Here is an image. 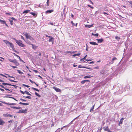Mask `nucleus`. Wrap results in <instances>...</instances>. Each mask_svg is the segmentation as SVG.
Returning <instances> with one entry per match:
<instances>
[{
	"label": "nucleus",
	"mask_w": 132,
	"mask_h": 132,
	"mask_svg": "<svg viewBox=\"0 0 132 132\" xmlns=\"http://www.w3.org/2000/svg\"><path fill=\"white\" fill-rule=\"evenodd\" d=\"M14 39L15 40L16 43L20 46L24 47H25V45L22 43V41L20 40H17L15 39L14 38Z\"/></svg>",
	"instance_id": "obj_1"
},
{
	"label": "nucleus",
	"mask_w": 132,
	"mask_h": 132,
	"mask_svg": "<svg viewBox=\"0 0 132 132\" xmlns=\"http://www.w3.org/2000/svg\"><path fill=\"white\" fill-rule=\"evenodd\" d=\"M27 110L28 109H26L24 110L23 109L20 110H19L18 112L19 113H27Z\"/></svg>",
	"instance_id": "obj_2"
},
{
	"label": "nucleus",
	"mask_w": 132,
	"mask_h": 132,
	"mask_svg": "<svg viewBox=\"0 0 132 132\" xmlns=\"http://www.w3.org/2000/svg\"><path fill=\"white\" fill-rule=\"evenodd\" d=\"M0 102H1L2 103H3L6 104L7 105H15L17 104L16 103H6L5 102H2V101H0Z\"/></svg>",
	"instance_id": "obj_3"
},
{
	"label": "nucleus",
	"mask_w": 132,
	"mask_h": 132,
	"mask_svg": "<svg viewBox=\"0 0 132 132\" xmlns=\"http://www.w3.org/2000/svg\"><path fill=\"white\" fill-rule=\"evenodd\" d=\"M3 116L5 117H13V116L10 115L8 113H5L4 114H3Z\"/></svg>",
	"instance_id": "obj_4"
},
{
	"label": "nucleus",
	"mask_w": 132,
	"mask_h": 132,
	"mask_svg": "<svg viewBox=\"0 0 132 132\" xmlns=\"http://www.w3.org/2000/svg\"><path fill=\"white\" fill-rule=\"evenodd\" d=\"M53 88L57 92H61V90L60 89L56 87H53Z\"/></svg>",
	"instance_id": "obj_5"
},
{
	"label": "nucleus",
	"mask_w": 132,
	"mask_h": 132,
	"mask_svg": "<svg viewBox=\"0 0 132 132\" xmlns=\"http://www.w3.org/2000/svg\"><path fill=\"white\" fill-rule=\"evenodd\" d=\"M23 34H24V35L26 36V37L27 39H28L30 36L28 34L27 32L23 33Z\"/></svg>",
	"instance_id": "obj_6"
},
{
	"label": "nucleus",
	"mask_w": 132,
	"mask_h": 132,
	"mask_svg": "<svg viewBox=\"0 0 132 132\" xmlns=\"http://www.w3.org/2000/svg\"><path fill=\"white\" fill-rule=\"evenodd\" d=\"M103 129L104 131H108L109 130L108 126H107L106 127H103Z\"/></svg>",
	"instance_id": "obj_7"
},
{
	"label": "nucleus",
	"mask_w": 132,
	"mask_h": 132,
	"mask_svg": "<svg viewBox=\"0 0 132 132\" xmlns=\"http://www.w3.org/2000/svg\"><path fill=\"white\" fill-rule=\"evenodd\" d=\"M96 40H97L98 43H101L103 41V39L102 38H101L100 39H97Z\"/></svg>",
	"instance_id": "obj_8"
},
{
	"label": "nucleus",
	"mask_w": 132,
	"mask_h": 132,
	"mask_svg": "<svg viewBox=\"0 0 132 132\" xmlns=\"http://www.w3.org/2000/svg\"><path fill=\"white\" fill-rule=\"evenodd\" d=\"M94 24H92L91 25H85V27H87L88 28H89L90 27H93V26Z\"/></svg>",
	"instance_id": "obj_9"
},
{
	"label": "nucleus",
	"mask_w": 132,
	"mask_h": 132,
	"mask_svg": "<svg viewBox=\"0 0 132 132\" xmlns=\"http://www.w3.org/2000/svg\"><path fill=\"white\" fill-rule=\"evenodd\" d=\"M117 58L115 57H113L112 59V61L110 62V63L112 64L114 62V61L115 60H116Z\"/></svg>",
	"instance_id": "obj_10"
},
{
	"label": "nucleus",
	"mask_w": 132,
	"mask_h": 132,
	"mask_svg": "<svg viewBox=\"0 0 132 132\" xmlns=\"http://www.w3.org/2000/svg\"><path fill=\"white\" fill-rule=\"evenodd\" d=\"M89 43L90 44H92L93 45H98V44L95 42H90Z\"/></svg>",
	"instance_id": "obj_11"
},
{
	"label": "nucleus",
	"mask_w": 132,
	"mask_h": 132,
	"mask_svg": "<svg viewBox=\"0 0 132 132\" xmlns=\"http://www.w3.org/2000/svg\"><path fill=\"white\" fill-rule=\"evenodd\" d=\"M19 104H22V105H29V103H22V102H20Z\"/></svg>",
	"instance_id": "obj_12"
},
{
	"label": "nucleus",
	"mask_w": 132,
	"mask_h": 132,
	"mask_svg": "<svg viewBox=\"0 0 132 132\" xmlns=\"http://www.w3.org/2000/svg\"><path fill=\"white\" fill-rule=\"evenodd\" d=\"M13 63H14L16 65H18V64H19L16 60L15 59H14V61Z\"/></svg>",
	"instance_id": "obj_13"
},
{
	"label": "nucleus",
	"mask_w": 132,
	"mask_h": 132,
	"mask_svg": "<svg viewBox=\"0 0 132 132\" xmlns=\"http://www.w3.org/2000/svg\"><path fill=\"white\" fill-rule=\"evenodd\" d=\"M87 55H86L83 58L81 59L80 60V61H84L86 59Z\"/></svg>",
	"instance_id": "obj_14"
},
{
	"label": "nucleus",
	"mask_w": 132,
	"mask_h": 132,
	"mask_svg": "<svg viewBox=\"0 0 132 132\" xmlns=\"http://www.w3.org/2000/svg\"><path fill=\"white\" fill-rule=\"evenodd\" d=\"M53 11V10H47L46 11V13H50L52 12Z\"/></svg>",
	"instance_id": "obj_15"
},
{
	"label": "nucleus",
	"mask_w": 132,
	"mask_h": 132,
	"mask_svg": "<svg viewBox=\"0 0 132 132\" xmlns=\"http://www.w3.org/2000/svg\"><path fill=\"white\" fill-rule=\"evenodd\" d=\"M124 118H122L120 120L119 122V124H122V123L123 120H124Z\"/></svg>",
	"instance_id": "obj_16"
},
{
	"label": "nucleus",
	"mask_w": 132,
	"mask_h": 132,
	"mask_svg": "<svg viewBox=\"0 0 132 132\" xmlns=\"http://www.w3.org/2000/svg\"><path fill=\"white\" fill-rule=\"evenodd\" d=\"M10 47L13 49H14V47L13 45L12 44V43L9 45Z\"/></svg>",
	"instance_id": "obj_17"
},
{
	"label": "nucleus",
	"mask_w": 132,
	"mask_h": 132,
	"mask_svg": "<svg viewBox=\"0 0 132 132\" xmlns=\"http://www.w3.org/2000/svg\"><path fill=\"white\" fill-rule=\"evenodd\" d=\"M30 11L29 10H26L24 11L23 12V13H27L29 12Z\"/></svg>",
	"instance_id": "obj_18"
},
{
	"label": "nucleus",
	"mask_w": 132,
	"mask_h": 132,
	"mask_svg": "<svg viewBox=\"0 0 132 132\" xmlns=\"http://www.w3.org/2000/svg\"><path fill=\"white\" fill-rule=\"evenodd\" d=\"M80 53H77L76 54H75L74 55H73L72 56L73 57H75L76 56H79L80 55Z\"/></svg>",
	"instance_id": "obj_19"
},
{
	"label": "nucleus",
	"mask_w": 132,
	"mask_h": 132,
	"mask_svg": "<svg viewBox=\"0 0 132 132\" xmlns=\"http://www.w3.org/2000/svg\"><path fill=\"white\" fill-rule=\"evenodd\" d=\"M50 39H49L48 41L49 42H52L53 40L54 39V38L53 37H52L51 36V37H50Z\"/></svg>",
	"instance_id": "obj_20"
},
{
	"label": "nucleus",
	"mask_w": 132,
	"mask_h": 132,
	"mask_svg": "<svg viewBox=\"0 0 132 132\" xmlns=\"http://www.w3.org/2000/svg\"><path fill=\"white\" fill-rule=\"evenodd\" d=\"M2 84L3 85H8L9 86H11V85L10 84H8L7 83H2Z\"/></svg>",
	"instance_id": "obj_21"
},
{
	"label": "nucleus",
	"mask_w": 132,
	"mask_h": 132,
	"mask_svg": "<svg viewBox=\"0 0 132 132\" xmlns=\"http://www.w3.org/2000/svg\"><path fill=\"white\" fill-rule=\"evenodd\" d=\"M92 77V76L90 75L89 76H87L84 77V78L85 79H86L88 78H91Z\"/></svg>",
	"instance_id": "obj_22"
},
{
	"label": "nucleus",
	"mask_w": 132,
	"mask_h": 132,
	"mask_svg": "<svg viewBox=\"0 0 132 132\" xmlns=\"http://www.w3.org/2000/svg\"><path fill=\"white\" fill-rule=\"evenodd\" d=\"M79 68H86L87 69H90L89 68H87L86 67L84 66H82L81 65H79L78 67Z\"/></svg>",
	"instance_id": "obj_23"
},
{
	"label": "nucleus",
	"mask_w": 132,
	"mask_h": 132,
	"mask_svg": "<svg viewBox=\"0 0 132 132\" xmlns=\"http://www.w3.org/2000/svg\"><path fill=\"white\" fill-rule=\"evenodd\" d=\"M115 38L116 39H117L118 41L119 40V39H120L119 37L117 36L115 37Z\"/></svg>",
	"instance_id": "obj_24"
},
{
	"label": "nucleus",
	"mask_w": 132,
	"mask_h": 132,
	"mask_svg": "<svg viewBox=\"0 0 132 132\" xmlns=\"http://www.w3.org/2000/svg\"><path fill=\"white\" fill-rule=\"evenodd\" d=\"M0 22L2 23L6 24V22L4 20H0Z\"/></svg>",
	"instance_id": "obj_25"
},
{
	"label": "nucleus",
	"mask_w": 132,
	"mask_h": 132,
	"mask_svg": "<svg viewBox=\"0 0 132 132\" xmlns=\"http://www.w3.org/2000/svg\"><path fill=\"white\" fill-rule=\"evenodd\" d=\"M25 94H26L27 95H31V94L27 91H25Z\"/></svg>",
	"instance_id": "obj_26"
},
{
	"label": "nucleus",
	"mask_w": 132,
	"mask_h": 132,
	"mask_svg": "<svg viewBox=\"0 0 132 132\" xmlns=\"http://www.w3.org/2000/svg\"><path fill=\"white\" fill-rule=\"evenodd\" d=\"M92 35L96 37H97L98 36V33H96V34L92 33Z\"/></svg>",
	"instance_id": "obj_27"
},
{
	"label": "nucleus",
	"mask_w": 132,
	"mask_h": 132,
	"mask_svg": "<svg viewBox=\"0 0 132 132\" xmlns=\"http://www.w3.org/2000/svg\"><path fill=\"white\" fill-rule=\"evenodd\" d=\"M3 41L5 44H7L9 42L6 40H4Z\"/></svg>",
	"instance_id": "obj_28"
},
{
	"label": "nucleus",
	"mask_w": 132,
	"mask_h": 132,
	"mask_svg": "<svg viewBox=\"0 0 132 132\" xmlns=\"http://www.w3.org/2000/svg\"><path fill=\"white\" fill-rule=\"evenodd\" d=\"M10 21V23L11 25H13V20H12L11 19H10L9 20Z\"/></svg>",
	"instance_id": "obj_29"
},
{
	"label": "nucleus",
	"mask_w": 132,
	"mask_h": 132,
	"mask_svg": "<svg viewBox=\"0 0 132 132\" xmlns=\"http://www.w3.org/2000/svg\"><path fill=\"white\" fill-rule=\"evenodd\" d=\"M17 71L20 74H22L23 73L20 70H17Z\"/></svg>",
	"instance_id": "obj_30"
},
{
	"label": "nucleus",
	"mask_w": 132,
	"mask_h": 132,
	"mask_svg": "<svg viewBox=\"0 0 132 132\" xmlns=\"http://www.w3.org/2000/svg\"><path fill=\"white\" fill-rule=\"evenodd\" d=\"M94 105L93 106H92L91 108L90 109V112H91L93 110L94 108Z\"/></svg>",
	"instance_id": "obj_31"
},
{
	"label": "nucleus",
	"mask_w": 132,
	"mask_h": 132,
	"mask_svg": "<svg viewBox=\"0 0 132 132\" xmlns=\"http://www.w3.org/2000/svg\"><path fill=\"white\" fill-rule=\"evenodd\" d=\"M32 89L35 90H36L37 91H38V92H39V90L37 89H36V88H33V87H32Z\"/></svg>",
	"instance_id": "obj_32"
},
{
	"label": "nucleus",
	"mask_w": 132,
	"mask_h": 132,
	"mask_svg": "<svg viewBox=\"0 0 132 132\" xmlns=\"http://www.w3.org/2000/svg\"><path fill=\"white\" fill-rule=\"evenodd\" d=\"M5 13L6 14L8 15H11V12L7 13V12H6Z\"/></svg>",
	"instance_id": "obj_33"
},
{
	"label": "nucleus",
	"mask_w": 132,
	"mask_h": 132,
	"mask_svg": "<svg viewBox=\"0 0 132 132\" xmlns=\"http://www.w3.org/2000/svg\"><path fill=\"white\" fill-rule=\"evenodd\" d=\"M28 39H29L30 40L32 41L33 40H34L33 38L30 36Z\"/></svg>",
	"instance_id": "obj_34"
},
{
	"label": "nucleus",
	"mask_w": 132,
	"mask_h": 132,
	"mask_svg": "<svg viewBox=\"0 0 132 132\" xmlns=\"http://www.w3.org/2000/svg\"><path fill=\"white\" fill-rule=\"evenodd\" d=\"M123 88H122V89L121 88V90L120 91V92H119V94H121V93H122V91H123Z\"/></svg>",
	"instance_id": "obj_35"
},
{
	"label": "nucleus",
	"mask_w": 132,
	"mask_h": 132,
	"mask_svg": "<svg viewBox=\"0 0 132 132\" xmlns=\"http://www.w3.org/2000/svg\"><path fill=\"white\" fill-rule=\"evenodd\" d=\"M10 19H12L15 21H16V20L13 17L11 18H10Z\"/></svg>",
	"instance_id": "obj_36"
},
{
	"label": "nucleus",
	"mask_w": 132,
	"mask_h": 132,
	"mask_svg": "<svg viewBox=\"0 0 132 132\" xmlns=\"http://www.w3.org/2000/svg\"><path fill=\"white\" fill-rule=\"evenodd\" d=\"M22 85L24 86H25V87H28H28H30L29 86H28V85H26L25 84H22Z\"/></svg>",
	"instance_id": "obj_37"
},
{
	"label": "nucleus",
	"mask_w": 132,
	"mask_h": 132,
	"mask_svg": "<svg viewBox=\"0 0 132 132\" xmlns=\"http://www.w3.org/2000/svg\"><path fill=\"white\" fill-rule=\"evenodd\" d=\"M9 60L11 62L13 63L14 62V60H11V59H9Z\"/></svg>",
	"instance_id": "obj_38"
},
{
	"label": "nucleus",
	"mask_w": 132,
	"mask_h": 132,
	"mask_svg": "<svg viewBox=\"0 0 132 132\" xmlns=\"http://www.w3.org/2000/svg\"><path fill=\"white\" fill-rule=\"evenodd\" d=\"M35 95L36 96H39V97H40V95H39L38 93H37L36 92H35Z\"/></svg>",
	"instance_id": "obj_39"
},
{
	"label": "nucleus",
	"mask_w": 132,
	"mask_h": 132,
	"mask_svg": "<svg viewBox=\"0 0 132 132\" xmlns=\"http://www.w3.org/2000/svg\"><path fill=\"white\" fill-rule=\"evenodd\" d=\"M10 66L12 67L13 69L16 68H17V67L16 66H14L12 65H10Z\"/></svg>",
	"instance_id": "obj_40"
},
{
	"label": "nucleus",
	"mask_w": 132,
	"mask_h": 132,
	"mask_svg": "<svg viewBox=\"0 0 132 132\" xmlns=\"http://www.w3.org/2000/svg\"><path fill=\"white\" fill-rule=\"evenodd\" d=\"M71 23L72 24V26H73L75 25V24L72 21H71Z\"/></svg>",
	"instance_id": "obj_41"
},
{
	"label": "nucleus",
	"mask_w": 132,
	"mask_h": 132,
	"mask_svg": "<svg viewBox=\"0 0 132 132\" xmlns=\"http://www.w3.org/2000/svg\"><path fill=\"white\" fill-rule=\"evenodd\" d=\"M30 14H31L32 15L34 16H35L36 15V14L35 13L33 12H31Z\"/></svg>",
	"instance_id": "obj_42"
},
{
	"label": "nucleus",
	"mask_w": 132,
	"mask_h": 132,
	"mask_svg": "<svg viewBox=\"0 0 132 132\" xmlns=\"http://www.w3.org/2000/svg\"><path fill=\"white\" fill-rule=\"evenodd\" d=\"M23 96L25 97H26V98H27L29 99H30L31 98V97L30 96Z\"/></svg>",
	"instance_id": "obj_43"
},
{
	"label": "nucleus",
	"mask_w": 132,
	"mask_h": 132,
	"mask_svg": "<svg viewBox=\"0 0 132 132\" xmlns=\"http://www.w3.org/2000/svg\"><path fill=\"white\" fill-rule=\"evenodd\" d=\"M21 39L24 40V41H25V40L24 39V37L22 36H21Z\"/></svg>",
	"instance_id": "obj_44"
},
{
	"label": "nucleus",
	"mask_w": 132,
	"mask_h": 132,
	"mask_svg": "<svg viewBox=\"0 0 132 132\" xmlns=\"http://www.w3.org/2000/svg\"><path fill=\"white\" fill-rule=\"evenodd\" d=\"M10 108H12L13 109H16V107H15V106H10Z\"/></svg>",
	"instance_id": "obj_45"
},
{
	"label": "nucleus",
	"mask_w": 132,
	"mask_h": 132,
	"mask_svg": "<svg viewBox=\"0 0 132 132\" xmlns=\"http://www.w3.org/2000/svg\"><path fill=\"white\" fill-rule=\"evenodd\" d=\"M29 81L32 84H33V83H35H35L34 81H32L31 79H30L29 80Z\"/></svg>",
	"instance_id": "obj_46"
},
{
	"label": "nucleus",
	"mask_w": 132,
	"mask_h": 132,
	"mask_svg": "<svg viewBox=\"0 0 132 132\" xmlns=\"http://www.w3.org/2000/svg\"><path fill=\"white\" fill-rule=\"evenodd\" d=\"M19 59L22 62H24V61L20 58V57H19Z\"/></svg>",
	"instance_id": "obj_47"
},
{
	"label": "nucleus",
	"mask_w": 132,
	"mask_h": 132,
	"mask_svg": "<svg viewBox=\"0 0 132 132\" xmlns=\"http://www.w3.org/2000/svg\"><path fill=\"white\" fill-rule=\"evenodd\" d=\"M88 7H90L91 8H92V9H93V8H94V7H92V6H91L90 5H88Z\"/></svg>",
	"instance_id": "obj_48"
},
{
	"label": "nucleus",
	"mask_w": 132,
	"mask_h": 132,
	"mask_svg": "<svg viewBox=\"0 0 132 132\" xmlns=\"http://www.w3.org/2000/svg\"><path fill=\"white\" fill-rule=\"evenodd\" d=\"M13 54L14 55L16 56V57H17L19 58V57H20V56H19L18 55L16 54H15V53H13Z\"/></svg>",
	"instance_id": "obj_49"
},
{
	"label": "nucleus",
	"mask_w": 132,
	"mask_h": 132,
	"mask_svg": "<svg viewBox=\"0 0 132 132\" xmlns=\"http://www.w3.org/2000/svg\"><path fill=\"white\" fill-rule=\"evenodd\" d=\"M20 92L23 94H25V91L23 92L21 90H20Z\"/></svg>",
	"instance_id": "obj_50"
},
{
	"label": "nucleus",
	"mask_w": 132,
	"mask_h": 132,
	"mask_svg": "<svg viewBox=\"0 0 132 132\" xmlns=\"http://www.w3.org/2000/svg\"><path fill=\"white\" fill-rule=\"evenodd\" d=\"M85 83V81L84 80H83L81 81V83L82 84H84Z\"/></svg>",
	"instance_id": "obj_51"
},
{
	"label": "nucleus",
	"mask_w": 132,
	"mask_h": 132,
	"mask_svg": "<svg viewBox=\"0 0 132 132\" xmlns=\"http://www.w3.org/2000/svg\"><path fill=\"white\" fill-rule=\"evenodd\" d=\"M88 1L90 3H91L92 4H93L94 3H93L92 1H91L90 0H88Z\"/></svg>",
	"instance_id": "obj_52"
},
{
	"label": "nucleus",
	"mask_w": 132,
	"mask_h": 132,
	"mask_svg": "<svg viewBox=\"0 0 132 132\" xmlns=\"http://www.w3.org/2000/svg\"><path fill=\"white\" fill-rule=\"evenodd\" d=\"M94 63L93 61L89 63V64H93Z\"/></svg>",
	"instance_id": "obj_53"
},
{
	"label": "nucleus",
	"mask_w": 132,
	"mask_h": 132,
	"mask_svg": "<svg viewBox=\"0 0 132 132\" xmlns=\"http://www.w3.org/2000/svg\"><path fill=\"white\" fill-rule=\"evenodd\" d=\"M38 55L40 56H42L41 53L40 52H39V54Z\"/></svg>",
	"instance_id": "obj_54"
},
{
	"label": "nucleus",
	"mask_w": 132,
	"mask_h": 132,
	"mask_svg": "<svg viewBox=\"0 0 132 132\" xmlns=\"http://www.w3.org/2000/svg\"><path fill=\"white\" fill-rule=\"evenodd\" d=\"M21 108L20 106H18L16 107V109H20Z\"/></svg>",
	"instance_id": "obj_55"
},
{
	"label": "nucleus",
	"mask_w": 132,
	"mask_h": 132,
	"mask_svg": "<svg viewBox=\"0 0 132 132\" xmlns=\"http://www.w3.org/2000/svg\"><path fill=\"white\" fill-rule=\"evenodd\" d=\"M4 89L6 90H8V91H10V90H9V89H7V88H6L5 87V88H4Z\"/></svg>",
	"instance_id": "obj_56"
},
{
	"label": "nucleus",
	"mask_w": 132,
	"mask_h": 132,
	"mask_svg": "<svg viewBox=\"0 0 132 132\" xmlns=\"http://www.w3.org/2000/svg\"><path fill=\"white\" fill-rule=\"evenodd\" d=\"M46 37H48L49 38H50V37H51V36H48L47 35H46Z\"/></svg>",
	"instance_id": "obj_57"
},
{
	"label": "nucleus",
	"mask_w": 132,
	"mask_h": 132,
	"mask_svg": "<svg viewBox=\"0 0 132 132\" xmlns=\"http://www.w3.org/2000/svg\"><path fill=\"white\" fill-rule=\"evenodd\" d=\"M49 2H47H47L46 3H47V6H48L49 5Z\"/></svg>",
	"instance_id": "obj_58"
},
{
	"label": "nucleus",
	"mask_w": 132,
	"mask_h": 132,
	"mask_svg": "<svg viewBox=\"0 0 132 132\" xmlns=\"http://www.w3.org/2000/svg\"><path fill=\"white\" fill-rule=\"evenodd\" d=\"M0 90L2 92H3L4 91V90L3 89L0 88Z\"/></svg>",
	"instance_id": "obj_59"
},
{
	"label": "nucleus",
	"mask_w": 132,
	"mask_h": 132,
	"mask_svg": "<svg viewBox=\"0 0 132 132\" xmlns=\"http://www.w3.org/2000/svg\"><path fill=\"white\" fill-rule=\"evenodd\" d=\"M12 120H11L9 121L8 122L10 123H12Z\"/></svg>",
	"instance_id": "obj_60"
},
{
	"label": "nucleus",
	"mask_w": 132,
	"mask_h": 132,
	"mask_svg": "<svg viewBox=\"0 0 132 132\" xmlns=\"http://www.w3.org/2000/svg\"><path fill=\"white\" fill-rule=\"evenodd\" d=\"M1 87H2V88H5V87H4L2 85H0V86Z\"/></svg>",
	"instance_id": "obj_61"
},
{
	"label": "nucleus",
	"mask_w": 132,
	"mask_h": 132,
	"mask_svg": "<svg viewBox=\"0 0 132 132\" xmlns=\"http://www.w3.org/2000/svg\"><path fill=\"white\" fill-rule=\"evenodd\" d=\"M103 13L105 15V14L108 15V14L106 13L105 12H103Z\"/></svg>",
	"instance_id": "obj_62"
},
{
	"label": "nucleus",
	"mask_w": 132,
	"mask_h": 132,
	"mask_svg": "<svg viewBox=\"0 0 132 132\" xmlns=\"http://www.w3.org/2000/svg\"><path fill=\"white\" fill-rule=\"evenodd\" d=\"M9 80L10 81H11V82H13V81H14V80H11V79H9Z\"/></svg>",
	"instance_id": "obj_63"
},
{
	"label": "nucleus",
	"mask_w": 132,
	"mask_h": 132,
	"mask_svg": "<svg viewBox=\"0 0 132 132\" xmlns=\"http://www.w3.org/2000/svg\"><path fill=\"white\" fill-rule=\"evenodd\" d=\"M129 2L132 6V1H130V2Z\"/></svg>",
	"instance_id": "obj_64"
}]
</instances>
